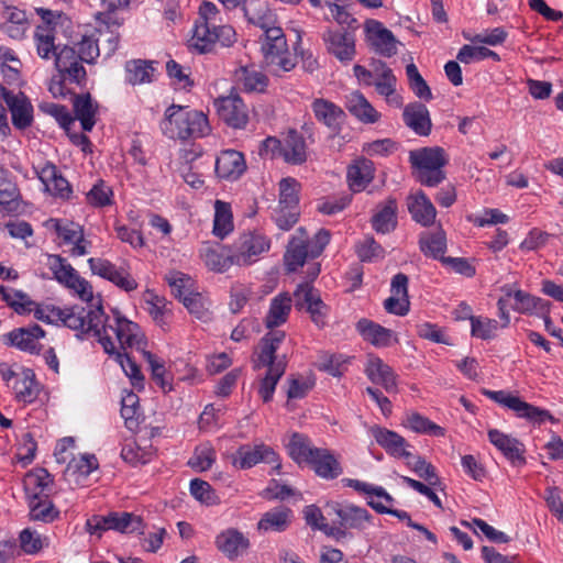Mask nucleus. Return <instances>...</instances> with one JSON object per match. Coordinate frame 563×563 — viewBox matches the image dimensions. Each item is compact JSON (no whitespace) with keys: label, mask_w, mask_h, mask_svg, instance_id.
Returning a JSON list of instances; mask_svg holds the SVG:
<instances>
[{"label":"nucleus","mask_w":563,"mask_h":563,"mask_svg":"<svg viewBox=\"0 0 563 563\" xmlns=\"http://www.w3.org/2000/svg\"><path fill=\"white\" fill-rule=\"evenodd\" d=\"M86 302L88 307H52L51 312L57 321H62L65 327L76 331L78 338L82 339L85 334L92 333V335L98 339L104 352H113V341L108 331L113 332L115 323H107L109 318L104 314L100 297L95 299L92 296V300ZM114 314V320L117 317H121L117 310Z\"/></svg>","instance_id":"f257e3e1"},{"label":"nucleus","mask_w":563,"mask_h":563,"mask_svg":"<svg viewBox=\"0 0 563 563\" xmlns=\"http://www.w3.org/2000/svg\"><path fill=\"white\" fill-rule=\"evenodd\" d=\"M161 130L169 139L186 141L206 136L210 132V126L202 112L172 104L165 111Z\"/></svg>","instance_id":"f03ea898"},{"label":"nucleus","mask_w":563,"mask_h":563,"mask_svg":"<svg viewBox=\"0 0 563 563\" xmlns=\"http://www.w3.org/2000/svg\"><path fill=\"white\" fill-rule=\"evenodd\" d=\"M113 333L115 334L121 349H136L143 353L145 360L150 364L152 378L161 387L163 393H169L173 387L169 380L165 377L164 363L151 352L145 351L146 340L139 324L124 317H117Z\"/></svg>","instance_id":"7ed1b4c3"},{"label":"nucleus","mask_w":563,"mask_h":563,"mask_svg":"<svg viewBox=\"0 0 563 563\" xmlns=\"http://www.w3.org/2000/svg\"><path fill=\"white\" fill-rule=\"evenodd\" d=\"M329 508L336 516V520L332 526H323V533L336 542H342L346 539H352L350 530L363 531L373 525L374 517L367 509L353 505L333 503Z\"/></svg>","instance_id":"20e7f679"},{"label":"nucleus","mask_w":563,"mask_h":563,"mask_svg":"<svg viewBox=\"0 0 563 563\" xmlns=\"http://www.w3.org/2000/svg\"><path fill=\"white\" fill-rule=\"evenodd\" d=\"M409 163L413 175L421 185L437 187L446 175L443 167L448 164V156L442 147H422L409 152Z\"/></svg>","instance_id":"39448f33"},{"label":"nucleus","mask_w":563,"mask_h":563,"mask_svg":"<svg viewBox=\"0 0 563 563\" xmlns=\"http://www.w3.org/2000/svg\"><path fill=\"white\" fill-rule=\"evenodd\" d=\"M264 42L262 52L267 65H275L284 71L295 68L296 57L288 52L287 41L282 27L276 24L263 29Z\"/></svg>","instance_id":"423d86ee"},{"label":"nucleus","mask_w":563,"mask_h":563,"mask_svg":"<svg viewBox=\"0 0 563 563\" xmlns=\"http://www.w3.org/2000/svg\"><path fill=\"white\" fill-rule=\"evenodd\" d=\"M235 40V31L230 25H207L195 23L190 45L199 53H208L217 43L230 46Z\"/></svg>","instance_id":"0eeeda50"},{"label":"nucleus","mask_w":563,"mask_h":563,"mask_svg":"<svg viewBox=\"0 0 563 563\" xmlns=\"http://www.w3.org/2000/svg\"><path fill=\"white\" fill-rule=\"evenodd\" d=\"M48 266L54 277L67 288L73 289L81 300H92V286L80 277L77 271L60 255H49Z\"/></svg>","instance_id":"6e6552de"},{"label":"nucleus","mask_w":563,"mask_h":563,"mask_svg":"<svg viewBox=\"0 0 563 563\" xmlns=\"http://www.w3.org/2000/svg\"><path fill=\"white\" fill-rule=\"evenodd\" d=\"M484 395L500 406L512 410L519 418H525L530 422L541 424L545 420H554L548 410L530 405L523 401L520 397L515 396L508 391L484 390Z\"/></svg>","instance_id":"1a4fd4ad"},{"label":"nucleus","mask_w":563,"mask_h":563,"mask_svg":"<svg viewBox=\"0 0 563 563\" xmlns=\"http://www.w3.org/2000/svg\"><path fill=\"white\" fill-rule=\"evenodd\" d=\"M273 464L274 470L280 468L278 454L274 449L264 443L258 444H243L241 445L232 457V464L241 470H249L258 463Z\"/></svg>","instance_id":"9d476101"},{"label":"nucleus","mask_w":563,"mask_h":563,"mask_svg":"<svg viewBox=\"0 0 563 563\" xmlns=\"http://www.w3.org/2000/svg\"><path fill=\"white\" fill-rule=\"evenodd\" d=\"M322 38L327 51L341 63L347 64L356 55L355 36L352 32L344 30H327Z\"/></svg>","instance_id":"9b49d317"},{"label":"nucleus","mask_w":563,"mask_h":563,"mask_svg":"<svg viewBox=\"0 0 563 563\" xmlns=\"http://www.w3.org/2000/svg\"><path fill=\"white\" fill-rule=\"evenodd\" d=\"M269 250V241L261 235L254 233L242 234L239 242L235 244L233 253V261L235 265H249L256 261V257Z\"/></svg>","instance_id":"f8f14e48"},{"label":"nucleus","mask_w":563,"mask_h":563,"mask_svg":"<svg viewBox=\"0 0 563 563\" xmlns=\"http://www.w3.org/2000/svg\"><path fill=\"white\" fill-rule=\"evenodd\" d=\"M91 272L125 291H132L137 288L136 280L122 267L117 268L108 260L91 257L88 260Z\"/></svg>","instance_id":"ddd939ff"},{"label":"nucleus","mask_w":563,"mask_h":563,"mask_svg":"<svg viewBox=\"0 0 563 563\" xmlns=\"http://www.w3.org/2000/svg\"><path fill=\"white\" fill-rule=\"evenodd\" d=\"M0 93L4 99L12 117V123L16 129L29 128L33 121V107L23 92L16 95L0 86Z\"/></svg>","instance_id":"4468645a"},{"label":"nucleus","mask_w":563,"mask_h":563,"mask_svg":"<svg viewBox=\"0 0 563 563\" xmlns=\"http://www.w3.org/2000/svg\"><path fill=\"white\" fill-rule=\"evenodd\" d=\"M220 119L234 129H243L247 124L246 106L239 96H228L216 100Z\"/></svg>","instance_id":"2eb2a0df"},{"label":"nucleus","mask_w":563,"mask_h":563,"mask_svg":"<svg viewBox=\"0 0 563 563\" xmlns=\"http://www.w3.org/2000/svg\"><path fill=\"white\" fill-rule=\"evenodd\" d=\"M488 439L514 466L526 464V448L518 439L497 429L488 430Z\"/></svg>","instance_id":"dca6fc26"},{"label":"nucleus","mask_w":563,"mask_h":563,"mask_svg":"<svg viewBox=\"0 0 563 563\" xmlns=\"http://www.w3.org/2000/svg\"><path fill=\"white\" fill-rule=\"evenodd\" d=\"M364 372L373 384L380 385L389 394L397 393V374L382 358L368 357Z\"/></svg>","instance_id":"f3484780"},{"label":"nucleus","mask_w":563,"mask_h":563,"mask_svg":"<svg viewBox=\"0 0 563 563\" xmlns=\"http://www.w3.org/2000/svg\"><path fill=\"white\" fill-rule=\"evenodd\" d=\"M44 335V330L40 325L33 324L26 328L14 329L4 334L3 342L21 351L37 353L40 349L38 340Z\"/></svg>","instance_id":"a211bd4d"},{"label":"nucleus","mask_w":563,"mask_h":563,"mask_svg":"<svg viewBox=\"0 0 563 563\" xmlns=\"http://www.w3.org/2000/svg\"><path fill=\"white\" fill-rule=\"evenodd\" d=\"M308 246L306 229L298 228L296 235L289 241L284 255L285 266L288 272H296L299 267L303 266L306 260L310 257V249Z\"/></svg>","instance_id":"6ab92c4d"},{"label":"nucleus","mask_w":563,"mask_h":563,"mask_svg":"<svg viewBox=\"0 0 563 563\" xmlns=\"http://www.w3.org/2000/svg\"><path fill=\"white\" fill-rule=\"evenodd\" d=\"M314 473L327 481L334 479L343 473L339 460L328 449L318 448L308 464Z\"/></svg>","instance_id":"aec40b11"},{"label":"nucleus","mask_w":563,"mask_h":563,"mask_svg":"<svg viewBox=\"0 0 563 563\" xmlns=\"http://www.w3.org/2000/svg\"><path fill=\"white\" fill-rule=\"evenodd\" d=\"M368 38L375 51L385 57H391L397 53L396 38L393 33L375 20L366 22Z\"/></svg>","instance_id":"412c9836"},{"label":"nucleus","mask_w":563,"mask_h":563,"mask_svg":"<svg viewBox=\"0 0 563 563\" xmlns=\"http://www.w3.org/2000/svg\"><path fill=\"white\" fill-rule=\"evenodd\" d=\"M405 124L420 136L431 133L432 122L428 108L420 102L407 104L402 112Z\"/></svg>","instance_id":"4be33fe9"},{"label":"nucleus","mask_w":563,"mask_h":563,"mask_svg":"<svg viewBox=\"0 0 563 563\" xmlns=\"http://www.w3.org/2000/svg\"><path fill=\"white\" fill-rule=\"evenodd\" d=\"M245 169L243 154L234 150L222 152L216 161V173L222 179L236 180Z\"/></svg>","instance_id":"5701e85b"},{"label":"nucleus","mask_w":563,"mask_h":563,"mask_svg":"<svg viewBox=\"0 0 563 563\" xmlns=\"http://www.w3.org/2000/svg\"><path fill=\"white\" fill-rule=\"evenodd\" d=\"M96 18L100 22V26L97 30L99 34L97 42L104 52L106 57H110L114 54L119 45V34L115 30L119 29L120 23L117 19L107 13H97Z\"/></svg>","instance_id":"b1692460"},{"label":"nucleus","mask_w":563,"mask_h":563,"mask_svg":"<svg viewBox=\"0 0 563 563\" xmlns=\"http://www.w3.org/2000/svg\"><path fill=\"white\" fill-rule=\"evenodd\" d=\"M316 119L328 126L332 132H339L345 119L344 111L327 99H316L311 104Z\"/></svg>","instance_id":"393cba45"},{"label":"nucleus","mask_w":563,"mask_h":563,"mask_svg":"<svg viewBox=\"0 0 563 563\" xmlns=\"http://www.w3.org/2000/svg\"><path fill=\"white\" fill-rule=\"evenodd\" d=\"M2 15L4 21L0 25L1 31L13 40L23 38L30 24L25 11L7 5Z\"/></svg>","instance_id":"a878e982"},{"label":"nucleus","mask_w":563,"mask_h":563,"mask_svg":"<svg viewBox=\"0 0 563 563\" xmlns=\"http://www.w3.org/2000/svg\"><path fill=\"white\" fill-rule=\"evenodd\" d=\"M408 210L412 219L423 227L433 224L437 210L423 191H418L408 197Z\"/></svg>","instance_id":"bb28decb"},{"label":"nucleus","mask_w":563,"mask_h":563,"mask_svg":"<svg viewBox=\"0 0 563 563\" xmlns=\"http://www.w3.org/2000/svg\"><path fill=\"white\" fill-rule=\"evenodd\" d=\"M269 330L271 331L267 332L261 340V352L257 356V360L255 361V369H258L262 366H266L267 364L278 363L279 358L276 356V351L285 340L286 334L282 330ZM280 360L286 358L283 356Z\"/></svg>","instance_id":"cd10ccee"},{"label":"nucleus","mask_w":563,"mask_h":563,"mask_svg":"<svg viewBox=\"0 0 563 563\" xmlns=\"http://www.w3.org/2000/svg\"><path fill=\"white\" fill-rule=\"evenodd\" d=\"M216 545L218 550L232 560L250 547V541L242 532L230 528L217 536Z\"/></svg>","instance_id":"c85d7f7f"},{"label":"nucleus","mask_w":563,"mask_h":563,"mask_svg":"<svg viewBox=\"0 0 563 563\" xmlns=\"http://www.w3.org/2000/svg\"><path fill=\"white\" fill-rule=\"evenodd\" d=\"M244 16L249 21L262 30L276 24V16L269 9L266 0H244L242 3Z\"/></svg>","instance_id":"c756f323"},{"label":"nucleus","mask_w":563,"mask_h":563,"mask_svg":"<svg viewBox=\"0 0 563 563\" xmlns=\"http://www.w3.org/2000/svg\"><path fill=\"white\" fill-rule=\"evenodd\" d=\"M292 307V297L289 292H280L271 300L269 309L264 319L267 329H275L284 324Z\"/></svg>","instance_id":"7c9ffc66"},{"label":"nucleus","mask_w":563,"mask_h":563,"mask_svg":"<svg viewBox=\"0 0 563 563\" xmlns=\"http://www.w3.org/2000/svg\"><path fill=\"white\" fill-rule=\"evenodd\" d=\"M372 434L376 442L391 455L405 459L411 457V453L406 451L407 442L405 438L397 432L382 427H374Z\"/></svg>","instance_id":"2f4dec72"},{"label":"nucleus","mask_w":563,"mask_h":563,"mask_svg":"<svg viewBox=\"0 0 563 563\" xmlns=\"http://www.w3.org/2000/svg\"><path fill=\"white\" fill-rule=\"evenodd\" d=\"M397 225V200L387 198L377 206V211L372 217V227L377 233L386 234L395 230Z\"/></svg>","instance_id":"473e14b6"},{"label":"nucleus","mask_w":563,"mask_h":563,"mask_svg":"<svg viewBox=\"0 0 563 563\" xmlns=\"http://www.w3.org/2000/svg\"><path fill=\"white\" fill-rule=\"evenodd\" d=\"M38 177L45 185L46 190L52 195L60 198H68L70 196L71 188L69 183L62 176L54 164L46 163L38 172Z\"/></svg>","instance_id":"72a5a7b5"},{"label":"nucleus","mask_w":563,"mask_h":563,"mask_svg":"<svg viewBox=\"0 0 563 563\" xmlns=\"http://www.w3.org/2000/svg\"><path fill=\"white\" fill-rule=\"evenodd\" d=\"M374 164L367 158H360L347 168V181L352 191L360 192L374 179Z\"/></svg>","instance_id":"f704fd0d"},{"label":"nucleus","mask_w":563,"mask_h":563,"mask_svg":"<svg viewBox=\"0 0 563 563\" xmlns=\"http://www.w3.org/2000/svg\"><path fill=\"white\" fill-rule=\"evenodd\" d=\"M356 329L365 341L371 342L377 347L389 346L394 340L391 330L368 319H361L356 323Z\"/></svg>","instance_id":"c9c22d12"},{"label":"nucleus","mask_w":563,"mask_h":563,"mask_svg":"<svg viewBox=\"0 0 563 563\" xmlns=\"http://www.w3.org/2000/svg\"><path fill=\"white\" fill-rule=\"evenodd\" d=\"M75 120H79L81 128L90 132L96 124L98 104L92 100L90 93L75 95L73 99Z\"/></svg>","instance_id":"e433bc0d"},{"label":"nucleus","mask_w":563,"mask_h":563,"mask_svg":"<svg viewBox=\"0 0 563 563\" xmlns=\"http://www.w3.org/2000/svg\"><path fill=\"white\" fill-rule=\"evenodd\" d=\"M284 161L291 165H301L307 161V146L305 139L296 130H289L284 139Z\"/></svg>","instance_id":"4c0bfd02"},{"label":"nucleus","mask_w":563,"mask_h":563,"mask_svg":"<svg viewBox=\"0 0 563 563\" xmlns=\"http://www.w3.org/2000/svg\"><path fill=\"white\" fill-rule=\"evenodd\" d=\"M345 107L364 123H375L379 119L378 112L360 91H353L346 96Z\"/></svg>","instance_id":"58836bf2"},{"label":"nucleus","mask_w":563,"mask_h":563,"mask_svg":"<svg viewBox=\"0 0 563 563\" xmlns=\"http://www.w3.org/2000/svg\"><path fill=\"white\" fill-rule=\"evenodd\" d=\"M515 305L512 309L519 313L531 314L539 313L543 318L550 313V302L540 297H536L523 290H515Z\"/></svg>","instance_id":"ea45409f"},{"label":"nucleus","mask_w":563,"mask_h":563,"mask_svg":"<svg viewBox=\"0 0 563 563\" xmlns=\"http://www.w3.org/2000/svg\"><path fill=\"white\" fill-rule=\"evenodd\" d=\"M420 251L428 257L439 260L445 257L446 251V235L445 232L439 228L434 232H423L419 239Z\"/></svg>","instance_id":"a19ab883"},{"label":"nucleus","mask_w":563,"mask_h":563,"mask_svg":"<svg viewBox=\"0 0 563 563\" xmlns=\"http://www.w3.org/2000/svg\"><path fill=\"white\" fill-rule=\"evenodd\" d=\"M291 518V510L288 507L279 506L265 512L257 522V529L263 532L285 531Z\"/></svg>","instance_id":"79ce46f5"},{"label":"nucleus","mask_w":563,"mask_h":563,"mask_svg":"<svg viewBox=\"0 0 563 563\" xmlns=\"http://www.w3.org/2000/svg\"><path fill=\"white\" fill-rule=\"evenodd\" d=\"M317 449L318 448L312 444L311 440L306 434L298 432L292 433L287 443L289 456L299 465L308 464Z\"/></svg>","instance_id":"37998d69"},{"label":"nucleus","mask_w":563,"mask_h":563,"mask_svg":"<svg viewBox=\"0 0 563 563\" xmlns=\"http://www.w3.org/2000/svg\"><path fill=\"white\" fill-rule=\"evenodd\" d=\"M59 517V510L48 499V495L34 494L30 499V518L34 521L49 523Z\"/></svg>","instance_id":"c03bdc74"},{"label":"nucleus","mask_w":563,"mask_h":563,"mask_svg":"<svg viewBox=\"0 0 563 563\" xmlns=\"http://www.w3.org/2000/svg\"><path fill=\"white\" fill-rule=\"evenodd\" d=\"M34 42L37 55L43 59L54 58L59 51L55 44L54 26L38 25L34 32Z\"/></svg>","instance_id":"a18cd8bd"},{"label":"nucleus","mask_w":563,"mask_h":563,"mask_svg":"<svg viewBox=\"0 0 563 563\" xmlns=\"http://www.w3.org/2000/svg\"><path fill=\"white\" fill-rule=\"evenodd\" d=\"M286 366V360H278V363L267 364L265 366L267 367V373L265 377L261 380V385L258 388V394L264 402H268L273 399L276 385L284 375Z\"/></svg>","instance_id":"49530a36"},{"label":"nucleus","mask_w":563,"mask_h":563,"mask_svg":"<svg viewBox=\"0 0 563 563\" xmlns=\"http://www.w3.org/2000/svg\"><path fill=\"white\" fill-rule=\"evenodd\" d=\"M154 73L152 62L133 59L125 64V80L133 86L152 82Z\"/></svg>","instance_id":"de8ad7c7"},{"label":"nucleus","mask_w":563,"mask_h":563,"mask_svg":"<svg viewBox=\"0 0 563 563\" xmlns=\"http://www.w3.org/2000/svg\"><path fill=\"white\" fill-rule=\"evenodd\" d=\"M372 68L376 80L374 86L377 92L385 97H390L396 91L397 79L393 70L382 60H373Z\"/></svg>","instance_id":"09e8293b"},{"label":"nucleus","mask_w":563,"mask_h":563,"mask_svg":"<svg viewBox=\"0 0 563 563\" xmlns=\"http://www.w3.org/2000/svg\"><path fill=\"white\" fill-rule=\"evenodd\" d=\"M236 78L242 88L247 92H262L267 87L268 79L254 68L241 67Z\"/></svg>","instance_id":"8fccbe9b"},{"label":"nucleus","mask_w":563,"mask_h":563,"mask_svg":"<svg viewBox=\"0 0 563 563\" xmlns=\"http://www.w3.org/2000/svg\"><path fill=\"white\" fill-rule=\"evenodd\" d=\"M20 60L8 48L0 47V79L3 84H16L20 79ZM0 86H3L0 84Z\"/></svg>","instance_id":"3c124183"},{"label":"nucleus","mask_w":563,"mask_h":563,"mask_svg":"<svg viewBox=\"0 0 563 563\" xmlns=\"http://www.w3.org/2000/svg\"><path fill=\"white\" fill-rule=\"evenodd\" d=\"M405 426L417 433L429 434L433 437H444L445 429L435 424L427 417L418 412H408L406 415Z\"/></svg>","instance_id":"603ef678"},{"label":"nucleus","mask_w":563,"mask_h":563,"mask_svg":"<svg viewBox=\"0 0 563 563\" xmlns=\"http://www.w3.org/2000/svg\"><path fill=\"white\" fill-rule=\"evenodd\" d=\"M233 230L231 207L229 203L217 200L214 203L213 234L223 239Z\"/></svg>","instance_id":"864d4df0"},{"label":"nucleus","mask_w":563,"mask_h":563,"mask_svg":"<svg viewBox=\"0 0 563 563\" xmlns=\"http://www.w3.org/2000/svg\"><path fill=\"white\" fill-rule=\"evenodd\" d=\"M406 464L423 481H426L429 485L433 487H439L441 485V479L437 474L435 467L426 461L420 455L411 454L410 459H406Z\"/></svg>","instance_id":"5fc2aeb1"},{"label":"nucleus","mask_w":563,"mask_h":563,"mask_svg":"<svg viewBox=\"0 0 563 563\" xmlns=\"http://www.w3.org/2000/svg\"><path fill=\"white\" fill-rule=\"evenodd\" d=\"M120 349H117L113 344V352H106L109 355L114 356L115 361L120 364L126 376L130 377L132 385L135 387H143L144 376L142 375L137 364L132 361L128 353H122Z\"/></svg>","instance_id":"6e6d98bb"},{"label":"nucleus","mask_w":563,"mask_h":563,"mask_svg":"<svg viewBox=\"0 0 563 563\" xmlns=\"http://www.w3.org/2000/svg\"><path fill=\"white\" fill-rule=\"evenodd\" d=\"M0 296L3 301L7 302L16 313L24 314L26 312L32 311V306L35 305L32 300L29 299L27 295L13 290L8 287H0Z\"/></svg>","instance_id":"4d7b16f0"},{"label":"nucleus","mask_w":563,"mask_h":563,"mask_svg":"<svg viewBox=\"0 0 563 563\" xmlns=\"http://www.w3.org/2000/svg\"><path fill=\"white\" fill-rule=\"evenodd\" d=\"M201 256L209 269L219 273L225 272L235 264L233 261V253L231 255H225L211 246H206L202 250Z\"/></svg>","instance_id":"13d9d810"},{"label":"nucleus","mask_w":563,"mask_h":563,"mask_svg":"<svg viewBox=\"0 0 563 563\" xmlns=\"http://www.w3.org/2000/svg\"><path fill=\"white\" fill-rule=\"evenodd\" d=\"M110 530L131 533L140 529L141 519L129 512H110L108 515Z\"/></svg>","instance_id":"bf43d9fd"},{"label":"nucleus","mask_w":563,"mask_h":563,"mask_svg":"<svg viewBox=\"0 0 563 563\" xmlns=\"http://www.w3.org/2000/svg\"><path fill=\"white\" fill-rule=\"evenodd\" d=\"M214 461L216 451L212 445L206 443L196 448L192 456L188 461V465L197 472H205L212 466Z\"/></svg>","instance_id":"052dcab7"},{"label":"nucleus","mask_w":563,"mask_h":563,"mask_svg":"<svg viewBox=\"0 0 563 563\" xmlns=\"http://www.w3.org/2000/svg\"><path fill=\"white\" fill-rule=\"evenodd\" d=\"M300 184L291 177L283 178L279 183V206L298 209Z\"/></svg>","instance_id":"680f3d73"},{"label":"nucleus","mask_w":563,"mask_h":563,"mask_svg":"<svg viewBox=\"0 0 563 563\" xmlns=\"http://www.w3.org/2000/svg\"><path fill=\"white\" fill-rule=\"evenodd\" d=\"M499 324L496 320L483 317L471 318V333L482 340H490L496 336Z\"/></svg>","instance_id":"e2e57ef3"},{"label":"nucleus","mask_w":563,"mask_h":563,"mask_svg":"<svg viewBox=\"0 0 563 563\" xmlns=\"http://www.w3.org/2000/svg\"><path fill=\"white\" fill-rule=\"evenodd\" d=\"M184 306L188 311L196 317L198 320L207 322L211 319V312L206 303L203 297L198 292H190L188 296H184Z\"/></svg>","instance_id":"0e129e2a"},{"label":"nucleus","mask_w":563,"mask_h":563,"mask_svg":"<svg viewBox=\"0 0 563 563\" xmlns=\"http://www.w3.org/2000/svg\"><path fill=\"white\" fill-rule=\"evenodd\" d=\"M38 108L42 112L53 117L58 122V124L67 132L75 122L74 117H71L68 109L63 104L54 102H43L38 106Z\"/></svg>","instance_id":"69168bd1"},{"label":"nucleus","mask_w":563,"mask_h":563,"mask_svg":"<svg viewBox=\"0 0 563 563\" xmlns=\"http://www.w3.org/2000/svg\"><path fill=\"white\" fill-rule=\"evenodd\" d=\"M55 231L65 244H74L75 242H85L82 228L70 221H55Z\"/></svg>","instance_id":"338daca9"},{"label":"nucleus","mask_w":563,"mask_h":563,"mask_svg":"<svg viewBox=\"0 0 563 563\" xmlns=\"http://www.w3.org/2000/svg\"><path fill=\"white\" fill-rule=\"evenodd\" d=\"M21 549L27 554H34L47 545V538L42 537L37 531L26 528L20 533Z\"/></svg>","instance_id":"774afa93"}]
</instances>
